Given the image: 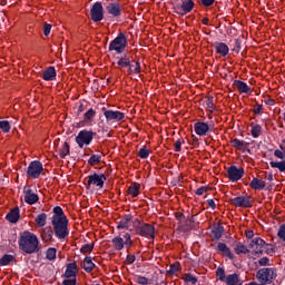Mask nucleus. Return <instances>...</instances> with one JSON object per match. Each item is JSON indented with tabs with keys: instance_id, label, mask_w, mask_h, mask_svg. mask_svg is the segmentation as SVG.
Instances as JSON below:
<instances>
[{
	"instance_id": "f257e3e1",
	"label": "nucleus",
	"mask_w": 285,
	"mask_h": 285,
	"mask_svg": "<svg viewBox=\"0 0 285 285\" xmlns=\"http://www.w3.org/2000/svg\"><path fill=\"white\" fill-rule=\"evenodd\" d=\"M18 245L22 253H26L27 255H35V253H39V250H41V247L39 246V238L32 232L28 230L20 234Z\"/></svg>"
},
{
	"instance_id": "f03ea898",
	"label": "nucleus",
	"mask_w": 285,
	"mask_h": 285,
	"mask_svg": "<svg viewBox=\"0 0 285 285\" xmlns=\"http://www.w3.org/2000/svg\"><path fill=\"white\" fill-rule=\"evenodd\" d=\"M117 59V66L119 70H124V68H127L128 75H141V62L137 60H131L130 56L127 53H124L121 57H118Z\"/></svg>"
},
{
	"instance_id": "7ed1b4c3",
	"label": "nucleus",
	"mask_w": 285,
	"mask_h": 285,
	"mask_svg": "<svg viewBox=\"0 0 285 285\" xmlns=\"http://www.w3.org/2000/svg\"><path fill=\"white\" fill-rule=\"evenodd\" d=\"M128 48V38L126 33L119 32L118 36L109 43V52H116V55H124Z\"/></svg>"
},
{
	"instance_id": "20e7f679",
	"label": "nucleus",
	"mask_w": 285,
	"mask_h": 285,
	"mask_svg": "<svg viewBox=\"0 0 285 285\" xmlns=\"http://www.w3.org/2000/svg\"><path fill=\"white\" fill-rule=\"evenodd\" d=\"M134 226L136 228V234L140 237H146L147 239H155V226L148 223H141L139 218H135Z\"/></svg>"
},
{
	"instance_id": "39448f33",
	"label": "nucleus",
	"mask_w": 285,
	"mask_h": 285,
	"mask_svg": "<svg viewBox=\"0 0 285 285\" xmlns=\"http://www.w3.org/2000/svg\"><path fill=\"white\" fill-rule=\"evenodd\" d=\"M277 277V269L273 267H263L256 272V278L261 284H273Z\"/></svg>"
},
{
	"instance_id": "423d86ee",
	"label": "nucleus",
	"mask_w": 285,
	"mask_h": 285,
	"mask_svg": "<svg viewBox=\"0 0 285 285\" xmlns=\"http://www.w3.org/2000/svg\"><path fill=\"white\" fill-rule=\"evenodd\" d=\"M68 219L66 220H51L53 233L56 237L59 239H66L68 235H70V230L68 229Z\"/></svg>"
},
{
	"instance_id": "0eeeda50",
	"label": "nucleus",
	"mask_w": 285,
	"mask_h": 285,
	"mask_svg": "<svg viewBox=\"0 0 285 285\" xmlns=\"http://www.w3.org/2000/svg\"><path fill=\"white\" fill-rule=\"evenodd\" d=\"M194 8H195L194 0H180V2H177L176 4H174L173 10L174 12H176V14L184 17V14H188L193 12Z\"/></svg>"
},
{
	"instance_id": "6e6552de",
	"label": "nucleus",
	"mask_w": 285,
	"mask_h": 285,
	"mask_svg": "<svg viewBox=\"0 0 285 285\" xmlns=\"http://www.w3.org/2000/svg\"><path fill=\"white\" fill-rule=\"evenodd\" d=\"M92 139H95V132L92 130L83 129L76 136V144L79 148H83V146H90Z\"/></svg>"
},
{
	"instance_id": "1a4fd4ad",
	"label": "nucleus",
	"mask_w": 285,
	"mask_h": 285,
	"mask_svg": "<svg viewBox=\"0 0 285 285\" xmlns=\"http://www.w3.org/2000/svg\"><path fill=\"white\" fill-rule=\"evenodd\" d=\"M86 190H90L91 186H96V188H104L106 184V175L94 173L87 177Z\"/></svg>"
},
{
	"instance_id": "9d476101",
	"label": "nucleus",
	"mask_w": 285,
	"mask_h": 285,
	"mask_svg": "<svg viewBox=\"0 0 285 285\" xmlns=\"http://www.w3.org/2000/svg\"><path fill=\"white\" fill-rule=\"evenodd\" d=\"M41 173H43V164H41V161L33 160L29 164L27 168V177L30 179H39Z\"/></svg>"
},
{
	"instance_id": "9b49d317",
	"label": "nucleus",
	"mask_w": 285,
	"mask_h": 285,
	"mask_svg": "<svg viewBox=\"0 0 285 285\" xmlns=\"http://www.w3.org/2000/svg\"><path fill=\"white\" fill-rule=\"evenodd\" d=\"M102 112L107 124H110L112 121H124V119L126 118V115L124 112L106 109V107L102 108Z\"/></svg>"
},
{
	"instance_id": "f8f14e48",
	"label": "nucleus",
	"mask_w": 285,
	"mask_h": 285,
	"mask_svg": "<svg viewBox=\"0 0 285 285\" xmlns=\"http://www.w3.org/2000/svg\"><path fill=\"white\" fill-rule=\"evenodd\" d=\"M91 21L94 23H99L104 21V4L101 2H95L90 10Z\"/></svg>"
},
{
	"instance_id": "ddd939ff",
	"label": "nucleus",
	"mask_w": 285,
	"mask_h": 285,
	"mask_svg": "<svg viewBox=\"0 0 285 285\" xmlns=\"http://www.w3.org/2000/svg\"><path fill=\"white\" fill-rule=\"evenodd\" d=\"M245 170L244 168H238L235 165H232L227 168V177L229 179V181L234 183L235 181H239V179H242V177H244L245 175Z\"/></svg>"
},
{
	"instance_id": "4468645a",
	"label": "nucleus",
	"mask_w": 285,
	"mask_h": 285,
	"mask_svg": "<svg viewBox=\"0 0 285 285\" xmlns=\"http://www.w3.org/2000/svg\"><path fill=\"white\" fill-rule=\"evenodd\" d=\"M213 128H215L214 124L208 125L204 121H198L194 124V131L196 132V135H198V137H206L208 132H213Z\"/></svg>"
},
{
	"instance_id": "2eb2a0df",
	"label": "nucleus",
	"mask_w": 285,
	"mask_h": 285,
	"mask_svg": "<svg viewBox=\"0 0 285 285\" xmlns=\"http://www.w3.org/2000/svg\"><path fill=\"white\" fill-rule=\"evenodd\" d=\"M229 204L235 206L236 208H252L253 204H250V196H238L229 199Z\"/></svg>"
},
{
	"instance_id": "dca6fc26",
	"label": "nucleus",
	"mask_w": 285,
	"mask_h": 285,
	"mask_svg": "<svg viewBox=\"0 0 285 285\" xmlns=\"http://www.w3.org/2000/svg\"><path fill=\"white\" fill-rule=\"evenodd\" d=\"M130 224H135V217L132 214L125 215L118 223H117V229L118 230H132L130 229Z\"/></svg>"
},
{
	"instance_id": "f3484780",
	"label": "nucleus",
	"mask_w": 285,
	"mask_h": 285,
	"mask_svg": "<svg viewBox=\"0 0 285 285\" xmlns=\"http://www.w3.org/2000/svg\"><path fill=\"white\" fill-rule=\"evenodd\" d=\"M79 273V267L77 266V263H69L67 264V268L65 271V274L62 277H66V279H77V274Z\"/></svg>"
},
{
	"instance_id": "a211bd4d",
	"label": "nucleus",
	"mask_w": 285,
	"mask_h": 285,
	"mask_svg": "<svg viewBox=\"0 0 285 285\" xmlns=\"http://www.w3.org/2000/svg\"><path fill=\"white\" fill-rule=\"evenodd\" d=\"M24 202L29 204V206H33L39 202V195L32 191V189L24 187L23 188Z\"/></svg>"
},
{
	"instance_id": "6ab92c4d",
	"label": "nucleus",
	"mask_w": 285,
	"mask_h": 285,
	"mask_svg": "<svg viewBox=\"0 0 285 285\" xmlns=\"http://www.w3.org/2000/svg\"><path fill=\"white\" fill-rule=\"evenodd\" d=\"M258 248L255 250L256 255H264V247L266 246V243L261 237H255L249 243V248Z\"/></svg>"
},
{
	"instance_id": "aec40b11",
	"label": "nucleus",
	"mask_w": 285,
	"mask_h": 285,
	"mask_svg": "<svg viewBox=\"0 0 285 285\" xmlns=\"http://www.w3.org/2000/svg\"><path fill=\"white\" fill-rule=\"evenodd\" d=\"M232 146L236 150H240V153H250V149H248L250 142H246V140H239L238 138H234L232 140Z\"/></svg>"
},
{
	"instance_id": "412c9836",
	"label": "nucleus",
	"mask_w": 285,
	"mask_h": 285,
	"mask_svg": "<svg viewBox=\"0 0 285 285\" xmlns=\"http://www.w3.org/2000/svg\"><path fill=\"white\" fill-rule=\"evenodd\" d=\"M216 250L223 255V257H227V259H235V254L230 250V247L226 245V243H218Z\"/></svg>"
},
{
	"instance_id": "4be33fe9",
	"label": "nucleus",
	"mask_w": 285,
	"mask_h": 285,
	"mask_svg": "<svg viewBox=\"0 0 285 285\" xmlns=\"http://www.w3.org/2000/svg\"><path fill=\"white\" fill-rule=\"evenodd\" d=\"M213 48L216 50V55H219L220 57H228V52H230L228 45L225 42L216 41L213 43Z\"/></svg>"
},
{
	"instance_id": "5701e85b",
	"label": "nucleus",
	"mask_w": 285,
	"mask_h": 285,
	"mask_svg": "<svg viewBox=\"0 0 285 285\" xmlns=\"http://www.w3.org/2000/svg\"><path fill=\"white\" fill-rule=\"evenodd\" d=\"M224 233H226V229L223 227V225L222 224L216 225L210 230L212 242H219V239L224 237Z\"/></svg>"
},
{
	"instance_id": "b1692460",
	"label": "nucleus",
	"mask_w": 285,
	"mask_h": 285,
	"mask_svg": "<svg viewBox=\"0 0 285 285\" xmlns=\"http://www.w3.org/2000/svg\"><path fill=\"white\" fill-rule=\"evenodd\" d=\"M7 222L10 224H17L19 219H21V209L19 207H16L11 209L7 215H6Z\"/></svg>"
},
{
	"instance_id": "393cba45",
	"label": "nucleus",
	"mask_w": 285,
	"mask_h": 285,
	"mask_svg": "<svg viewBox=\"0 0 285 285\" xmlns=\"http://www.w3.org/2000/svg\"><path fill=\"white\" fill-rule=\"evenodd\" d=\"M106 10L108 14H111V17H121V4L118 2H110L107 7Z\"/></svg>"
},
{
	"instance_id": "a878e982",
	"label": "nucleus",
	"mask_w": 285,
	"mask_h": 285,
	"mask_svg": "<svg viewBox=\"0 0 285 285\" xmlns=\"http://www.w3.org/2000/svg\"><path fill=\"white\" fill-rule=\"evenodd\" d=\"M55 229H52V226H47L42 229L41 233V239L42 242H55Z\"/></svg>"
},
{
	"instance_id": "bb28decb",
	"label": "nucleus",
	"mask_w": 285,
	"mask_h": 285,
	"mask_svg": "<svg viewBox=\"0 0 285 285\" xmlns=\"http://www.w3.org/2000/svg\"><path fill=\"white\" fill-rule=\"evenodd\" d=\"M42 79L45 81H55V79H57V69H55V67H48L42 72Z\"/></svg>"
},
{
	"instance_id": "cd10ccee",
	"label": "nucleus",
	"mask_w": 285,
	"mask_h": 285,
	"mask_svg": "<svg viewBox=\"0 0 285 285\" xmlns=\"http://www.w3.org/2000/svg\"><path fill=\"white\" fill-rule=\"evenodd\" d=\"M233 86L237 88L240 95H248L250 92V87L242 80H234Z\"/></svg>"
},
{
	"instance_id": "c85d7f7f",
	"label": "nucleus",
	"mask_w": 285,
	"mask_h": 285,
	"mask_svg": "<svg viewBox=\"0 0 285 285\" xmlns=\"http://www.w3.org/2000/svg\"><path fill=\"white\" fill-rule=\"evenodd\" d=\"M59 219L60 222H62L68 219V217L63 213V208H61V206H56L53 207V216L51 218V222H58Z\"/></svg>"
},
{
	"instance_id": "c756f323",
	"label": "nucleus",
	"mask_w": 285,
	"mask_h": 285,
	"mask_svg": "<svg viewBox=\"0 0 285 285\" xmlns=\"http://www.w3.org/2000/svg\"><path fill=\"white\" fill-rule=\"evenodd\" d=\"M226 285H244V281L239 278V275L234 273L226 276L225 279Z\"/></svg>"
},
{
	"instance_id": "7c9ffc66",
	"label": "nucleus",
	"mask_w": 285,
	"mask_h": 285,
	"mask_svg": "<svg viewBox=\"0 0 285 285\" xmlns=\"http://www.w3.org/2000/svg\"><path fill=\"white\" fill-rule=\"evenodd\" d=\"M249 186L253 190H264L266 188V181L255 177L249 183Z\"/></svg>"
},
{
	"instance_id": "2f4dec72",
	"label": "nucleus",
	"mask_w": 285,
	"mask_h": 285,
	"mask_svg": "<svg viewBox=\"0 0 285 285\" xmlns=\"http://www.w3.org/2000/svg\"><path fill=\"white\" fill-rule=\"evenodd\" d=\"M95 266H97L90 256H86L83 259L82 268L86 271V273H92L95 271Z\"/></svg>"
},
{
	"instance_id": "473e14b6",
	"label": "nucleus",
	"mask_w": 285,
	"mask_h": 285,
	"mask_svg": "<svg viewBox=\"0 0 285 285\" xmlns=\"http://www.w3.org/2000/svg\"><path fill=\"white\" fill-rule=\"evenodd\" d=\"M234 253L236 255H248V253H250V249H248V247H246V245L238 242V243H236V246L234 247Z\"/></svg>"
},
{
	"instance_id": "72a5a7b5",
	"label": "nucleus",
	"mask_w": 285,
	"mask_h": 285,
	"mask_svg": "<svg viewBox=\"0 0 285 285\" xmlns=\"http://www.w3.org/2000/svg\"><path fill=\"white\" fill-rule=\"evenodd\" d=\"M139 190H141V185L139 183H134L128 187V195L131 197H138L139 196Z\"/></svg>"
},
{
	"instance_id": "f704fd0d",
	"label": "nucleus",
	"mask_w": 285,
	"mask_h": 285,
	"mask_svg": "<svg viewBox=\"0 0 285 285\" xmlns=\"http://www.w3.org/2000/svg\"><path fill=\"white\" fill-rule=\"evenodd\" d=\"M111 244L115 250H124V238L121 236H116L111 239Z\"/></svg>"
},
{
	"instance_id": "c9c22d12",
	"label": "nucleus",
	"mask_w": 285,
	"mask_h": 285,
	"mask_svg": "<svg viewBox=\"0 0 285 285\" xmlns=\"http://www.w3.org/2000/svg\"><path fill=\"white\" fill-rule=\"evenodd\" d=\"M60 159H66L68 155H70V144L68 141H65L59 149Z\"/></svg>"
},
{
	"instance_id": "e433bc0d",
	"label": "nucleus",
	"mask_w": 285,
	"mask_h": 285,
	"mask_svg": "<svg viewBox=\"0 0 285 285\" xmlns=\"http://www.w3.org/2000/svg\"><path fill=\"white\" fill-rule=\"evenodd\" d=\"M11 262H14V255H12V254H4L0 258V266H10Z\"/></svg>"
},
{
	"instance_id": "4c0bfd02",
	"label": "nucleus",
	"mask_w": 285,
	"mask_h": 285,
	"mask_svg": "<svg viewBox=\"0 0 285 285\" xmlns=\"http://www.w3.org/2000/svg\"><path fill=\"white\" fill-rule=\"evenodd\" d=\"M46 222H48V215L46 213H41L36 217V224L39 228H43Z\"/></svg>"
},
{
	"instance_id": "58836bf2",
	"label": "nucleus",
	"mask_w": 285,
	"mask_h": 285,
	"mask_svg": "<svg viewBox=\"0 0 285 285\" xmlns=\"http://www.w3.org/2000/svg\"><path fill=\"white\" fill-rule=\"evenodd\" d=\"M95 117H97V111H95V109H92V108H90L83 115V119H85L86 124H90L95 119Z\"/></svg>"
},
{
	"instance_id": "ea45409f",
	"label": "nucleus",
	"mask_w": 285,
	"mask_h": 285,
	"mask_svg": "<svg viewBox=\"0 0 285 285\" xmlns=\"http://www.w3.org/2000/svg\"><path fill=\"white\" fill-rule=\"evenodd\" d=\"M183 281L185 282V284H197L198 279L195 275L187 273L183 276Z\"/></svg>"
},
{
	"instance_id": "a19ab883",
	"label": "nucleus",
	"mask_w": 285,
	"mask_h": 285,
	"mask_svg": "<svg viewBox=\"0 0 285 285\" xmlns=\"http://www.w3.org/2000/svg\"><path fill=\"white\" fill-rule=\"evenodd\" d=\"M46 258L49 262H53V259H57V248L55 247H49L46 252Z\"/></svg>"
},
{
	"instance_id": "79ce46f5",
	"label": "nucleus",
	"mask_w": 285,
	"mask_h": 285,
	"mask_svg": "<svg viewBox=\"0 0 285 285\" xmlns=\"http://www.w3.org/2000/svg\"><path fill=\"white\" fill-rule=\"evenodd\" d=\"M271 168H277L279 173H285V160L282 161H269Z\"/></svg>"
},
{
	"instance_id": "37998d69",
	"label": "nucleus",
	"mask_w": 285,
	"mask_h": 285,
	"mask_svg": "<svg viewBox=\"0 0 285 285\" xmlns=\"http://www.w3.org/2000/svg\"><path fill=\"white\" fill-rule=\"evenodd\" d=\"M89 166H97L98 164H101V155L99 154H94L90 156L88 159Z\"/></svg>"
},
{
	"instance_id": "c03bdc74",
	"label": "nucleus",
	"mask_w": 285,
	"mask_h": 285,
	"mask_svg": "<svg viewBox=\"0 0 285 285\" xmlns=\"http://www.w3.org/2000/svg\"><path fill=\"white\" fill-rule=\"evenodd\" d=\"M250 135L254 139H257L259 135H262V126L259 125H252Z\"/></svg>"
},
{
	"instance_id": "a18cd8bd",
	"label": "nucleus",
	"mask_w": 285,
	"mask_h": 285,
	"mask_svg": "<svg viewBox=\"0 0 285 285\" xmlns=\"http://www.w3.org/2000/svg\"><path fill=\"white\" fill-rule=\"evenodd\" d=\"M149 156L150 150L148 149V147L142 146L138 151V157H140V159H148Z\"/></svg>"
},
{
	"instance_id": "49530a36",
	"label": "nucleus",
	"mask_w": 285,
	"mask_h": 285,
	"mask_svg": "<svg viewBox=\"0 0 285 285\" xmlns=\"http://www.w3.org/2000/svg\"><path fill=\"white\" fill-rule=\"evenodd\" d=\"M216 276L218 277L219 282H226V269H224V267H218L216 269Z\"/></svg>"
},
{
	"instance_id": "de8ad7c7",
	"label": "nucleus",
	"mask_w": 285,
	"mask_h": 285,
	"mask_svg": "<svg viewBox=\"0 0 285 285\" xmlns=\"http://www.w3.org/2000/svg\"><path fill=\"white\" fill-rule=\"evenodd\" d=\"M232 52H235L236 55H239L242 52V39H235L234 40V47L232 49Z\"/></svg>"
},
{
	"instance_id": "09e8293b",
	"label": "nucleus",
	"mask_w": 285,
	"mask_h": 285,
	"mask_svg": "<svg viewBox=\"0 0 285 285\" xmlns=\"http://www.w3.org/2000/svg\"><path fill=\"white\" fill-rule=\"evenodd\" d=\"M95 248V244H85L80 248V253L82 255H86L88 253H92V249Z\"/></svg>"
},
{
	"instance_id": "8fccbe9b",
	"label": "nucleus",
	"mask_w": 285,
	"mask_h": 285,
	"mask_svg": "<svg viewBox=\"0 0 285 285\" xmlns=\"http://www.w3.org/2000/svg\"><path fill=\"white\" fill-rule=\"evenodd\" d=\"M214 97L213 96H209L207 97V99L205 100V106L206 108L209 109V112H213L215 110V104L213 102L214 101Z\"/></svg>"
},
{
	"instance_id": "3c124183",
	"label": "nucleus",
	"mask_w": 285,
	"mask_h": 285,
	"mask_svg": "<svg viewBox=\"0 0 285 285\" xmlns=\"http://www.w3.org/2000/svg\"><path fill=\"white\" fill-rule=\"evenodd\" d=\"M10 121L8 120H1L0 121V129L2 130V132H10Z\"/></svg>"
},
{
	"instance_id": "603ef678",
	"label": "nucleus",
	"mask_w": 285,
	"mask_h": 285,
	"mask_svg": "<svg viewBox=\"0 0 285 285\" xmlns=\"http://www.w3.org/2000/svg\"><path fill=\"white\" fill-rule=\"evenodd\" d=\"M135 282L140 285H148L150 284V279H148L146 276H136Z\"/></svg>"
},
{
	"instance_id": "864d4df0",
	"label": "nucleus",
	"mask_w": 285,
	"mask_h": 285,
	"mask_svg": "<svg viewBox=\"0 0 285 285\" xmlns=\"http://www.w3.org/2000/svg\"><path fill=\"white\" fill-rule=\"evenodd\" d=\"M277 237L278 239H282V242H285V224L279 226Z\"/></svg>"
},
{
	"instance_id": "5fc2aeb1",
	"label": "nucleus",
	"mask_w": 285,
	"mask_h": 285,
	"mask_svg": "<svg viewBox=\"0 0 285 285\" xmlns=\"http://www.w3.org/2000/svg\"><path fill=\"white\" fill-rule=\"evenodd\" d=\"M208 190H210L209 186H202L198 189H196V195H198L199 197H202V195H204V193H208Z\"/></svg>"
},
{
	"instance_id": "6e6d98bb",
	"label": "nucleus",
	"mask_w": 285,
	"mask_h": 285,
	"mask_svg": "<svg viewBox=\"0 0 285 285\" xmlns=\"http://www.w3.org/2000/svg\"><path fill=\"white\" fill-rule=\"evenodd\" d=\"M168 273H169L170 275H175V273H179V263L171 264V265L169 266Z\"/></svg>"
},
{
	"instance_id": "4d7b16f0",
	"label": "nucleus",
	"mask_w": 285,
	"mask_h": 285,
	"mask_svg": "<svg viewBox=\"0 0 285 285\" xmlns=\"http://www.w3.org/2000/svg\"><path fill=\"white\" fill-rule=\"evenodd\" d=\"M258 266H271V258L268 257H262L258 259Z\"/></svg>"
},
{
	"instance_id": "13d9d810",
	"label": "nucleus",
	"mask_w": 285,
	"mask_h": 285,
	"mask_svg": "<svg viewBox=\"0 0 285 285\" xmlns=\"http://www.w3.org/2000/svg\"><path fill=\"white\" fill-rule=\"evenodd\" d=\"M122 237L125 238V242H124L125 246H132V238L129 233L124 234Z\"/></svg>"
},
{
	"instance_id": "bf43d9fd",
	"label": "nucleus",
	"mask_w": 285,
	"mask_h": 285,
	"mask_svg": "<svg viewBox=\"0 0 285 285\" xmlns=\"http://www.w3.org/2000/svg\"><path fill=\"white\" fill-rule=\"evenodd\" d=\"M51 30H52V24L45 23V26H43V35H45V37H49Z\"/></svg>"
},
{
	"instance_id": "052dcab7",
	"label": "nucleus",
	"mask_w": 285,
	"mask_h": 285,
	"mask_svg": "<svg viewBox=\"0 0 285 285\" xmlns=\"http://www.w3.org/2000/svg\"><path fill=\"white\" fill-rule=\"evenodd\" d=\"M62 285H77V278H67L62 281Z\"/></svg>"
},
{
	"instance_id": "680f3d73",
	"label": "nucleus",
	"mask_w": 285,
	"mask_h": 285,
	"mask_svg": "<svg viewBox=\"0 0 285 285\" xmlns=\"http://www.w3.org/2000/svg\"><path fill=\"white\" fill-rule=\"evenodd\" d=\"M200 3L204 8H210L215 3V0H200Z\"/></svg>"
},
{
	"instance_id": "e2e57ef3",
	"label": "nucleus",
	"mask_w": 285,
	"mask_h": 285,
	"mask_svg": "<svg viewBox=\"0 0 285 285\" xmlns=\"http://www.w3.org/2000/svg\"><path fill=\"white\" fill-rule=\"evenodd\" d=\"M274 156H276L277 159H285V151H282V150H279V149H276V150L274 151Z\"/></svg>"
},
{
	"instance_id": "0e129e2a",
	"label": "nucleus",
	"mask_w": 285,
	"mask_h": 285,
	"mask_svg": "<svg viewBox=\"0 0 285 285\" xmlns=\"http://www.w3.org/2000/svg\"><path fill=\"white\" fill-rule=\"evenodd\" d=\"M265 246H267V248L265 249V253H266L267 255H271V253H272V254L275 253V247H274L272 244H267V243H266Z\"/></svg>"
},
{
	"instance_id": "69168bd1",
	"label": "nucleus",
	"mask_w": 285,
	"mask_h": 285,
	"mask_svg": "<svg viewBox=\"0 0 285 285\" xmlns=\"http://www.w3.org/2000/svg\"><path fill=\"white\" fill-rule=\"evenodd\" d=\"M262 110H264V106H262V105L254 106V114L255 115H262Z\"/></svg>"
},
{
	"instance_id": "338daca9",
	"label": "nucleus",
	"mask_w": 285,
	"mask_h": 285,
	"mask_svg": "<svg viewBox=\"0 0 285 285\" xmlns=\"http://www.w3.org/2000/svg\"><path fill=\"white\" fill-rule=\"evenodd\" d=\"M136 259H137V258L135 257V255L128 254L127 257H126V263H127V264H135V261H136Z\"/></svg>"
},
{
	"instance_id": "774afa93",
	"label": "nucleus",
	"mask_w": 285,
	"mask_h": 285,
	"mask_svg": "<svg viewBox=\"0 0 285 285\" xmlns=\"http://www.w3.org/2000/svg\"><path fill=\"white\" fill-rule=\"evenodd\" d=\"M181 140H177L174 145L175 153H181Z\"/></svg>"
}]
</instances>
